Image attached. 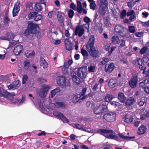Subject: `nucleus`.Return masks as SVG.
<instances>
[{"label": "nucleus", "mask_w": 149, "mask_h": 149, "mask_svg": "<svg viewBox=\"0 0 149 149\" xmlns=\"http://www.w3.org/2000/svg\"><path fill=\"white\" fill-rule=\"evenodd\" d=\"M113 44H118L120 42V40L118 36H113L111 40Z\"/></svg>", "instance_id": "bb28decb"}, {"label": "nucleus", "mask_w": 149, "mask_h": 149, "mask_svg": "<svg viewBox=\"0 0 149 149\" xmlns=\"http://www.w3.org/2000/svg\"><path fill=\"white\" fill-rule=\"evenodd\" d=\"M6 35L8 41L13 40L15 37V35L12 33H7Z\"/></svg>", "instance_id": "a19ab883"}, {"label": "nucleus", "mask_w": 149, "mask_h": 149, "mask_svg": "<svg viewBox=\"0 0 149 149\" xmlns=\"http://www.w3.org/2000/svg\"><path fill=\"white\" fill-rule=\"evenodd\" d=\"M90 3L89 6L90 8L93 10H95L96 8V4L95 1H92Z\"/></svg>", "instance_id": "79ce46f5"}, {"label": "nucleus", "mask_w": 149, "mask_h": 149, "mask_svg": "<svg viewBox=\"0 0 149 149\" xmlns=\"http://www.w3.org/2000/svg\"><path fill=\"white\" fill-rule=\"evenodd\" d=\"M15 102H19L20 104H22L25 100V96L24 95H23L22 97V99L21 100L20 99L18 98L17 99H15Z\"/></svg>", "instance_id": "f704fd0d"}, {"label": "nucleus", "mask_w": 149, "mask_h": 149, "mask_svg": "<svg viewBox=\"0 0 149 149\" xmlns=\"http://www.w3.org/2000/svg\"><path fill=\"white\" fill-rule=\"evenodd\" d=\"M77 11L79 13H81L82 10L81 3L80 1H77Z\"/></svg>", "instance_id": "7c9ffc66"}, {"label": "nucleus", "mask_w": 149, "mask_h": 149, "mask_svg": "<svg viewBox=\"0 0 149 149\" xmlns=\"http://www.w3.org/2000/svg\"><path fill=\"white\" fill-rule=\"evenodd\" d=\"M148 48L146 47H143L140 50V53L141 54H143L147 50Z\"/></svg>", "instance_id": "680f3d73"}, {"label": "nucleus", "mask_w": 149, "mask_h": 149, "mask_svg": "<svg viewBox=\"0 0 149 149\" xmlns=\"http://www.w3.org/2000/svg\"><path fill=\"white\" fill-rule=\"evenodd\" d=\"M114 67V63H109L105 65L104 71L107 73H110L113 71Z\"/></svg>", "instance_id": "ddd939ff"}, {"label": "nucleus", "mask_w": 149, "mask_h": 149, "mask_svg": "<svg viewBox=\"0 0 149 149\" xmlns=\"http://www.w3.org/2000/svg\"><path fill=\"white\" fill-rule=\"evenodd\" d=\"M68 15L69 18H72L74 15V11L71 9L70 10L68 11Z\"/></svg>", "instance_id": "603ef678"}, {"label": "nucleus", "mask_w": 149, "mask_h": 149, "mask_svg": "<svg viewBox=\"0 0 149 149\" xmlns=\"http://www.w3.org/2000/svg\"><path fill=\"white\" fill-rule=\"evenodd\" d=\"M138 81L137 75H134L131 78L129 82V86L132 88H134L136 86Z\"/></svg>", "instance_id": "9d476101"}, {"label": "nucleus", "mask_w": 149, "mask_h": 149, "mask_svg": "<svg viewBox=\"0 0 149 149\" xmlns=\"http://www.w3.org/2000/svg\"><path fill=\"white\" fill-rule=\"evenodd\" d=\"M114 98V97L113 95L110 94H107L105 96V100L106 102H110Z\"/></svg>", "instance_id": "c9c22d12"}, {"label": "nucleus", "mask_w": 149, "mask_h": 149, "mask_svg": "<svg viewBox=\"0 0 149 149\" xmlns=\"http://www.w3.org/2000/svg\"><path fill=\"white\" fill-rule=\"evenodd\" d=\"M20 2L18 1L15 3L12 12L13 17H15L17 15L20 9Z\"/></svg>", "instance_id": "f8f14e48"}, {"label": "nucleus", "mask_w": 149, "mask_h": 149, "mask_svg": "<svg viewBox=\"0 0 149 149\" xmlns=\"http://www.w3.org/2000/svg\"><path fill=\"white\" fill-rule=\"evenodd\" d=\"M81 53L84 56H87L88 54L87 51L84 49H81Z\"/></svg>", "instance_id": "0e129e2a"}, {"label": "nucleus", "mask_w": 149, "mask_h": 149, "mask_svg": "<svg viewBox=\"0 0 149 149\" xmlns=\"http://www.w3.org/2000/svg\"><path fill=\"white\" fill-rule=\"evenodd\" d=\"M90 55L92 57L97 58L98 57L99 51L93 47H86Z\"/></svg>", "instance_id": "1a4fd4ad"}, {"label": "nucleus", "mask_w": 149, "mask_h": 149, "mask_svg": "<svg viewBox=\"0 0 149 149\" xmlns=\"http://www.w3.org/2000/svg\"><path fill=\"white\" fill-rule=\"evenodd\" d=\"M145 103V100L144 99V98L143 97L142 98L140 101L138 102V104L140 107H141L143 106Z\"/></svg>", "instance_id": "6e6d98bb"}, {"label": "nucleus", "mask_w": 149, "mask_h": 149, "mask_svg": "<svg viewBox=\"0 0 149 149\" xmlns=\"http://www.w3.org/2000/svg\"><path fill=\"white\" fill-rule=\"evenodd\" d=\"M143 26L146 27H149V20L147 22H143L142 23Z\"/></svg>", "instance_id": "774afa93"}, {"label": "nucleus", "mask_w": 149, "mask_h": 149, "mask_svg": "<svg viewBox=\"0 0 149 149\" xmlns=\"http://www.w3.org/2000/svg\"><path fill=\"white\" fill-rule=\"evenodd\" d=\"M128 31L130 33H134L136 31L135 27L133 26H129Z\"/></svg>", "instance_id": "49530a36"}, {"label": "nucleus", "mask_w": 149, "mask_h": 149, "mask_svg": "<svg viewBox=\"0 0 149 149\" xmlns=\"http://www.w3.org/2000/svg\"><path fill=\"white\" fill-rule=\"evenodd\" d=\"M117 82L118 81L116 79H111L108 82L109 86L110 88H113L117 85Z\"/></svg>", "instance_id": "6ab92c4d"}, {"label": "nucleus", "mask_w": 149, "mask_h": 149, "mask_svg": "<svg viewBox=\"0 0 149 149\" xmlns=\"http://www.w3.org/2000/svg\"><path fill=\"white\" fill-rule=\"evenodd\" d=\"M37 12H30L29 14L28 17L29 19H31L34 18L35 17V16L36 15Z\"/></svg>", "instance_id": "c03bdc74"}, {"label": "nucleus", "mask_w": 149, "mask_h": 149, "mask_svg": "<svg viewBox=\"0 0 149 149\" xmlns=\"http://www.w3.org/2000/svg\"><path fill=\"white\" fill-rule=\"evenodd\" d=\"M60 91V89L59 88H56L54 90L52 91L51 93V97H53L56 95V93L59 92Z\"/></svg>", "instance_id": "4c0bfd02"}, {"label": "nucleus", "mask_w": 149, "mask_h": 149, "mask_svg": "<svg viewBox=\"0 0 149 149\" xmlns=\"http://www.w3.org/2000/svg\"><path fill=\"white\" fill-rule=\"evenodd\" d=\"M72 79L73 81L75 82L76 84H78L80 83V80L77 76L73 77L72 78Z\"/></svg>", "instance_id": "de8ad7c7"}, {"label": "nucleus", "mask_w": 149, "mask_h": 149, "mask_svg": "<svg viewBox=\"0 0 149 149\" xmlns=\"http://www.w3.org/2000/svg\"><path fill=\"white\" fill-rule=\"evenodd\" d=\"M87 97V96H82L80 94H78L75 95L73 98V102L74 103H76L79 100H83L86 98Z\"/></svg>", "instance_id": "dca6fc26"}, {"label": "nucleus", "mask_w": 149, "mask_h": 149, "mask_svg": "<svg viewBox=\"0 0 149 149\" xmlns=\"http://www.w3.org/2000/svg\"><path fill=\"white\" fill-rule=\"evenodd\" d=\"M84 20L86 23V24H84V27L86 29H88L89 26V22L91 21L90 20L89 18L86 16L84 18Z\"/></svg>", "instance_id": "2f4dec72"}, {"label": "nucleus", "mask_w": 149, "mask_h": 149, "mask_svg": "<svg viewBox=\"0 0 149 149\" xmlns=\"http://www.w3.org/2000/svg\"><path fill=\"white\" fill-rule=\"evenodd\" d=\"M28 78V77L26 75H25L23 76L22 81V83L23 84H25L26 83Z\"/></svg>", "instance_id": "338daca9"}, {"label": "nucleus", "mask_w": 149, "mask_h": 149, "mask_svg": "<svg viewBox=\"0 0 149 149\" xmlns=\"http://www.w3.org/2000/svg\"><path fill=\"white\" fill-rule=\"evenodd\" d=\"M40 66L43 67L44 68H47L48 63L43 58L40 57Z\"/></svg>", "instance_id": "5701e85b"}, {"label": "nucleus", "mask_w": 149, "mask_h": 149, "mask_svg": "<svg viewBox=\"0 0 149 149\" xmlns=\"http://www.w3.org/2000/svg\"><path fill=\"white\" fill-rule=\"evenodd\" d=\"M94 113L97 115H100L102 114V112L100 110L98 106L95 107L93 110Z\"/></svg>", "instance_id": "e433bc0d"}, {"label": "nucleus", "mask_w": 149, "mask_h": 149, "mask_svg": "<svg viewBox=\"0 0 149 149\" xmlns=\"http://www.w3.org/2000/svg\"><path fill=\"white\" fill-rule=\"evenodd\" d=\"M124 134V133H119L118 134V135L120 139L125 140H127L134 138V137L127 136Z\"/></svg>", "instance_id": "393cba45"}, {"label": "nucleus", "mask_w": 149, "mask_h": 149, "mask_svg": "<svg viewBox=\"0 0 149 149\" xmlns=\"http://www.w3.org/2000/svg\"><path fill=\"white\" fill-rule=\"evenodd\" d=\"M134 114L133 112L129 111L125 115L123 118V120L127 123H131L134 119Z\"/></svg>", "instance_id": "20e7f679"}, {"label": "nucleus", "mask_w": 149, "mask_h": 149, "mask_svg": "<svg viewBox=\"0 0 149 149\" xmlns=\"http://www.w3.org/2000/svg\"><path fill=\"white\" fill-rule=\"evenodd\" d=\"M86 69L84 68H79L77 72L78 76L81 79H83L86 76Z\"/></svg>", "instance_id": "9b49d317"}, {"label": "nucleus", "mask_w": 149, "mask_h": 149, "mask_svg": "<svg viewBox=\"0 0 149 149\" xmlns=\"http://www.w3.org/2000/svg\"><path fill=\"white\" fill-rule=\"evenodd\" d=\"M54 105L56 108H63L65 107V105L63 102H57L54 104Z\"/></svg>", "instance_id": "473e14b6"}, {"label": "nucleus", "mask_w": 149, "mask_h": 149, "mask_svg": "<svg viewBox=\"0 0 149 149\" xmlns=\"http://www.w3.org/2000/svg\"><path fill=\"white\" fill-rule=\"evenodd\" d=\"M127 14L126 10H123L120 13V17L121 18L123 19L124 18Z\"/></svg>", "instance_id": "4d7b16f0"}, {"label": "nucleus", "mask_w": 149, "mask_h": 149, "mask_svg": "<svg viewBox=\"0 0 149 149\" xmlns=\"http://www.w3.org/2000/svg\"><path fill=\"white\" fill-rule=\"evenodd\" d=\"M49 86L47 85H43L39 92V96L41 98L45 97L49 89Z\"/></svg>", "instance_id": "6e6552de"}, {"label": "nucleus", "mask_w": 149, "mask_h": 149, "mask_svg": "<svg viewBox=\"0 0 149 149\" xmlns=\"http://www.w3.org/2000/svg\"><path fill=\"white\" fill-rule=\"evenodd\" d=\"M100 110L102 112V113H104L107 111L108 109L107 106L103 103H101L98 106Z\"/></svg>", "instance_id": "4be33fe9"}, {"label": "nucleus", "mask_w": 149, "mask_h": 149, "mask_svg": "<svg viewBox=\"0 0 149 149\" xmlns=\"http://www.w3.org/2000/svg\"><path fill=\"white\" fill-rule=\"evenodd\" d=\"M107 9V6H100L99 12L102 15H104Z\"/></svg>", "instance_id": "72a5a7b5"}, {"label": "nucleus", "mask_w": 149, "mask_h": 149, "mask_svg": "<svg viewBox=\"0 0 149 149\" xmlns=\"http://www.w3.org/2000/svg\"><path fill=\"white\" fill-rule=\"evenodd\" d=\"M10 93L0 87V96L6 97Z\"/></svg>", "instance_id": "cd10ccee"}, {"label": "nucleus", "mask_w": 149, "mask_h": 149, "mask_svg": "<svg viewBox=\"0 0 149 149\" xmlns=\"http://www.w3.org/2000/svg\"><path fill=\"white\" fill-rule=\"evenodd\" d=\"M42 17V16L41 15L38 14V13H37L34 19L35 21H38L41 20Z\"/></svg>", "instance_id": "a18cd8bd"}, {"label": "nucleus", "mask_w": 149, "mask_h": 149, "mask_svg": "<svg viewBox=\"0 0 149 149\" xmlns=\"http://www.w3.org/2000/svg\"><path fill=\"white\" fill-rule=\"evenodd\" d=\"M95 37L93 35H91L89 38V40L88 42L86 47H91L94 46L95 41Z\"/></svg>", "instance_id": "aec40b11"}, {"label": "nucleus", "mask_w": 149, "mask_h": 149, "mask_svg": "<svg viewBox=\"0 0 149 149\" xmlns=\"http://www.w3.org/2000/svg\"><path fill=\"white\" fill-rule=\"evenodd\" d=\"M24 68L25 69H27L29 67L30 61L29 60H25L24 63Z\"/></svg>", "instance_id": "37998d69"}, {"label": "nucleus", "mask_w": 149, "mask_h": 149, "mask_svg": "<svg viewBox=\"0 0 149 149\" xmlns=\"http://www.w3.org/2000/svg\"><path fill=\"white\" fill-rule=\"evenodd\" d=\"M64 42L66 49L68 51L71 50L72 48V43L70 40L66 39Z\"/></svg>", "instance_id": "f3484780"}, {"label": "nucleus", "mask_w": 149, "mask_h": 149, "mask_svg": "<svg viewBox=\"0 0 149 149\" xmlns=\"http://www.w3.org/2000/svg\"><path fill=\"white\" fill-rule=\"evenodd\" d=\"M143 32H136L135 33V35L137 37L141 38L143 36Z\"/></svg>", "instance_id": "69168bd1"}, {"label": "nucleus", "mask_w": 149, "mask_h": 149, "mask_svg": "<svg viewBox=\"0 0 149 149\" xmlns=\"http://www.w3.org/2000/svg\"><path fill=\"white\" fill-rule=\"evenodd\" d=\"M10 93L0 87V96L6 97Z\"/></svg>", "instance_id": "c85d7f7f"}, {"label": "nucleus", "mask_w": 149, "mask_h": 149, "mask_svg": "<svg viewBox=\"0 0 149 149\" xmlns=\"http://www.w3.org/2000/svg\"><path fill=\"white\" fill-rule=\"evenodd\" d=\"M146 129V127L142 125L139 127L137 133L139 134H143L145 133Z\"/></svg>", "instance_id": "b1692460"}, {"label": "nucleus", "mask_w": 149, "mask_h": 149, "mask_svg": "<svg viewBox=\"0 0 149 149\" xmlns=\"http://www.w3.org/2000/svg\"><path fill=\"white\" fill-rule=\"evenodd\" d=\"M133 15H135V12L133 10H128L127 13V16H129Z\"/></svg>", "instance_id": "13d9d810"}, {"label": "nucleus", "mask_w": 149, "mask_h": 149, "mask_svg": "<svg viewBox=\"0 0 149 149\" xmlns=\"http://www.w3.org/2000/svg\"><path fill=\"white\" fill-rule=\"evenodd\" d=\"M115 31L119 34L122 37L126 38H128L130 35L128 33H125L124 31V28L120 24L116 25L114 29Z\"/></svg>", "instance_id": "f03ea898"}, {"label": "nucleus", "mask_w": 149, "mask_h": 149, "mask_svg": "<svg viewBox=\"0 0 149 149\" xmlns=\"http://www.w3.org/2000/svg\"><path fill=\"white\" fill-rule=\"evenodd\" d=\"M135 102L134 99L132 97L129 98L125 103V105L127 107H129L133 105Z\"/></svg>", "instance_id": "a211bd4d"}, {"label": "nucleus", "mask_w": 149, "mask_h": 149, "mask_svg": "<svg viewBox=\"0 0 149 149\" xmlns=\"http://www.w3.org/2000/svg\"><path fill=\"white\" fill-rule=\"evenodd\" d=\"M95 66L93 65H91L88 67V70L90 72H94L95 71Z\"/></svg>", "instance_id": "8fccbe9b"}, {"label": "nucleus", "mask_w": 149, "mask_h": 149, "mask_svg": "<svg viewBox=\"0 0 149 149\" xmlns=\"http://www.w3.org/2000/svg\"><path fill=\"white\" fill-rule=\"evenodd\" d=\"M125 46V40H121L120 41V45L119 46L120 48H121Z\"/></svg>", "instance_id": "e2e57ef3"}, {"label": "nucleus", "mask_w": 149, "mask_h": 149, "mask_svg": "<svg viewBox=\"0 0 149 149\" xmlns=\"http://www.w3.org/2000/svg\"><path fill=\"white\" fill-rule=\"evenodd\" d=\"M35 54V52L32 51L29 53H26L25 54V56L27 57H29L33 56Z\"/></svg>", "instance_id": "5fc2aeb1"}, {"label": "nucleus", "mask_w": 149, "mask_h": 149, "mask_svg": "<svg viewBox=\"0 0 149 149\" xmlns=\"http://www.w3.org/2000/svg\"><path fill=\"white\" fill-rule=\"evenodd\" d=\"M135 2H128L127 3V5L130 8H132V7L135 5Z\"/></svg>", "instance_id": "bf43d9fd"}, {"label": "nucleus", "mask_w": 149, "mask_h": 149, "mask_svg": "<svg viewBox=\"0 0 149 149\" xmlns=\"http://www.w3.org/2000/svg\"><path fill=\"white\" fill-rule=\"evenodd\" d=\"M80 23H79V25L77 26L75 29V35H77L79 37L81 36L84 34L85 31L84 29V24L81 25H79Z\"/></svg>", "instance_id": "423d86ee"}, {"label": "nucleus", "mask_w": 149, "mask_h": 149, "mask_svg": "<svg viewBox=\"0 0 149 149\" xmlns=\"http://www.w3.org/2000/svg\"><path fill=\"white\" fill-rule=\"evenodd\" d=\"M53 114L54 116H57L60 118L61 116H62L63 114L60 112L55 111L54 112Z\"/></svg>", "instance_id": "864d4df0"}, {"label": "nucleus", "mask_w": 149, "mask_h": 149, "mask_svg": "<svg viewBox=\"0 0 149 149\" xmlns=\"http://www.w3.org/2000/svg\"><path fill=\"white\" fill-rule=\"evenodd\" d=\"M103 118L108 122H113L116 119V114L114 112H109L105 114L103 116Z\"/></svg>", "instance_id": "7ed1b4c3"}, {"label": "nucleus", "mask_w": 149, "mask_h": 149, "mask_svg": "<svg viewBox=\"0 0 149 149\" xmlns=\"http://www.w3.org/2000/svg\"><path fill=\"white\" fill-rule=\"evenodd\" d=\"M97 132L102 134L108 138L116 140H118V136L113 134V131L111 130L100 129L98 130Z\"/></svg>", "instance_id": "f257e3e1"}, {"label": "nucleus", "mask_w": 149, "mask_h": 149, "mask_svg": "<svg viewBox=\"0 0 149 149\" xmlns=\"http://www.w3.org/2000/svg\"><path fill=\"white\" fill-rule=\"evenodd\" d=\"M109 61L108 58H103L102 60L99 63V64L101 65H103L108 62Z\"/></svg>", "instance_id": "ea45409f"}, {"label": "nucleus", "mask_w": 149, "mask_h": 149, "mask_svg": "<svg viewBox=\"0 0 149 149\" xmlns=\"http://www.w3.org/2000/svg\"><path fill=\"white\" fill-rule=\"evenodd\" d=\"M111 104L113 106L115 107H118L120 105V104L116 101H113L110 102Z\"/></svg>", "instance_id": "3c124183"}, {"label": "nucleus", "mask_w": 149, "mask_h": 149, "mask_svg": "<svg viewBox=\"0 0 149 149\" xmlns=\"http://www.w3.org/2000/svg\"><path fill=\"white\" fill-rule=\"evenodd\" d=\"M118 98L121 102L123 103L126 100V97L124 95L123 93H120L118 94Z\"/></svg>", "instance_id": "a878e982"}, {"label": "nucleus", "mask_w": 149, "mask_h": 149, "mask_svg": "<svg viewBox=\"0 0 149 149\" xmlns=\"http://www.w3.org/2000/svg\"><path fill=\"white\" fill-rule=\"evenodd\" d=\"M100 6H108V1L107 0H100Z\"/></svg>", "instance_id": "58836bf2"}, {"label": "nucleus", "mask_w": 149, "mask_h": 149, "mask_svg": "<svg viewBox=\"0 0 149 149\" xmlns=\"http://www.w3.org/2000/svg\"><path fill=\"white\" fill-rule=\"evenodd\" d=\"M60 118L64 123H68L69 122V120L65 117L63 114H62V116H61Z\"/></svg>", "instance_id": "09e8293b"}, {"label": "nucleus", "mask_w": 149, "mask_h": 149, "mask_svg": "<svg viewBox=\"0 0 149 149\" xmlns=\"http://www.w3.org/2000/svg\"><path fill=\"white\" fill-rule=\"evenodd\" d=\"M13 84H14L16 88L19 87L20 85L19 81L18 80L14 81L13 82Z\"/></svg>", "instance_id": "052dcab7"}, {"label": "nucleus", "mask_w": 149, "mask_h": 149, "mask_svg": "<svg viewBox=\"0 0 149 149\" xmlns=\"http://www.w3.org/2000/svg\"><path fill=\"white\" fill-rule=\"evenodd\" d=\"M58 84L63 88H65L66 86V79L63 76H59L57 78Z\"/></svg>", "instance_id": "0eeeda50"}, {"label": "nucleus", "mask_w": 149, "mask_h": 149, "mask_svg": "<svg viewBox=\"0 0 149 149\" xmlns=\"http://www.w3.org/2000/svg\"><path fill=\"white\" fill-rule=\"evenodd\" d=\"M23 47L21 45H18L15 47L13 50L14 53L16 55H19L21 53Z\"/></svg>", "instance_id": "2eb2a0df"}, {"label": "nucleus", "mask_w": 149, "mask_h": 149, "mask_svg": "<svg viewBox=\"0 0 149 149\" xmlns=\"http://www.w3.org/2000/svg\"><path fill=\"white\" fill-rule=\"evenodd\" d=\"M70 125L74 128L85 132H88V131L87 130V129H88L84 127L82 125L72 123L70 124Z\"/></svg>", "instance_id": "4468645a"}, {"label": "nucleus", "mask_w": 149, "mask_h": 149, "mask_svg": "<svg viewBox=\"0 0 149 149\" xmlns=\"http://www.w3.org/2000/svg\"><path fill=\"white\" fill-rule=\"evenodd\" d=\"M72 60H69L67 62H66L64 63V66L62 68V71H65V72L67 71V68L72 63Z\"/></svg>", "instance_id": "412c9836"}, {"label": "nucleus", "mask_w": 149, "mask_h": 149, "mask_svg": "<svg viewBox=\"0 0 149 149\" xmlns=\"http://www.w3.org/2000/svg\"><path fill=\"white\" fill-rule=\"evenodd\" d=\"M34 8L36 11H40L42 10L43 7L40 3H37L35 5Z\"/></svg>", "instance_id": "c756f323"}, {"label": "nucleus", "mask_w": 149, "mask_h": 149, "mask_svg": "<svg viewBox=\"0 0 149 149\" xmlns=\"http://www.w3.org/2000/svg\"><path fill=\"white\" fill-rule=\"evenodd\" d=\"M28 27L29 28L30 32L31 33H36L39 31V28L38 26L33 23L28 22Z\"/></svg>", "instance_id": "39448f33"}]
</instances>
